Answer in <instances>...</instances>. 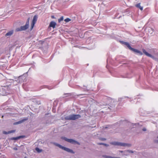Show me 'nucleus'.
I'll list each match as a JSON object with an SVG mask.
<instances>
[{"instance_id": "1", "label": "nucleus", "mask_w": 158, "mask_h": 158, "mask_svg": "<svg viewBox=\"0 0 158 158\" xmlns=\"http://www.w3.org/2000/svg\"><path fill=\"white\" fill-rule=\"evenodd\" d=\"M73 70L70 69L67 67L64 68L62 70L63 75L64 76L65 75L66 78H67V76H69V75H70L71 77L72 76L73 77H75L76 75H74L73 73Z\"/></svg>"}, {"instance_id": "2", "label": "nucleus", "mask_w": 158, "mask_h": 158, "mask_svg": "<svg viewBox=\"0 0 158 158\" xmlns=\"http://www.w3.org/2000/svg\"><path fill=\"white\" fill-rule=\"evenodd\" d=\"M120 124H124L126 125L129 129L131 130L133 128H134L135 126L138 125V123H133L128 121V120H121L120 121Z\"/></svg>"}, {"instance_id": "3", "label": "nucleus", "mask_w": 158, "mask_h": 158, "mask_svg": "<svg viewBox=\"0 0 158 158\" xmlns=\"http://www.w3.org/2000/svg\"><path fill=\"white\" fill-rule=\"evenodd\" d=\"M101 108H105L107 110V112H109L110 111H113L114 110L115 106H109L107 105V103H105L103 104L102 102L100 104Z\"/></svg>"}, {"instance_id": "4", "label": "nucleus", "mask_w": 158, "mask_h": 158, "mask_svg": "<svg viewBox=\"0 0 158 158\" xmlns=\"http://www.w3.org/2000/svg\"><path fill=\"white\" fill-rule=\"evenodd\" d=\"M81 115L79 114H72L66 116L64 118L66 120H74L81 118Z\"/></svg>"}, {"instance_id": "5", "label": "nucleus", "mask_w": 158, "mask_h": 158, "mask_svg": "<svg viewBox=\"0 0 158 158\" xmlns=\"http://www.w3.org/2000/svg\"><path fill=\"white\" fill-rule=\"evenodd\" d=\"M61 139H62L64 140L65 141L73 144H77L78 145H80V143L79 142L72 139H68L66 137L64 136L61 137Z\"/></svg>"}, {"instance_id": "6", "label": "nucleus", "mask_w": 158, "mask_h": 158, "mask_svg": "<svg viewBox=\"0 0 158 158\" xmlns=\"http://www.w3.org/2000/svg\"><path fill=\"white\" fill-rule=\"evenodd\" d=\"M110 144L114 145L119 146L123 147H130L131 145V144L130 143H125L115 141L110 142Z\"/></svg>"}, {"instance_id": "7", "label": "nucleus", "mask_w": 158, "mask_h": 158, "mask_svg": "<svg viewBox=\"0 0 158 158\" xmlns=\"http://www.w3.org/2000/svg\"><path fill=\"white\" fill-rule=\"evenodd\" d=\"M55 144L56 146L59 147L60 148H61L62 150H64L69 153H70L72 154H74L75 153V152L73 150L70 149L69 148L63 146L60 144L58 143H55Z\"/></svg>"}, {"instance_id": "8", "label": "nucleus", "mask_w": 158, "mask_h": 158, "mask_svg": "<svg viewBox=\"0 0 158 158\" xmlns=\"http://www.w3.org/2000/svg\"><path fill=\"white\" fill-rule=\"evenodd\" d=\"M114 61L109 56L108 57L107 59V65L106 67L107 68H108V66L109 64H110L111 65H116Z\"/></svg>"}, {"instance_id": "9", "label": "nucleus", "mask_w": 158, "mask_h": 158, "mask_svg": "<svg viewBox=\"0 0 158 158\" xmlns=\"http://www.w3.org/2000/svg\"><path fill=\"white\" fill-rule=\"evenodd\" d=\"M28 27L26 25H25L24 26H21L20 27H18L15 29V31L16 32H18L19 31H24L27 30Z\"/></svg>"}, {"instance_id": "10", "label": "nucleus", "mask_w": 158, "mask_h": 158, "mask_svg": "<svg viewBox=\"0 0 158 158\" xmlns=\"http://www.w3.org/2000/svg\"><path fill=\"white\" fill-rule=\"evenodd\" d=\"M122 57H123L122 56H116L115 58V60L116 61L119 62V63H121L123 62H125L126 60L122 59Z\"/></svg>"}, {"instance_id": "11", "label": "nucleus", "mask_w": 158, "mask_h": 158, "mask_svg": "<svg viewBox=\"0 0 158 158\" xmlns=\"http://www.w3.org/2000/svg\"><path fill=\"white\" fill-rule=\"evenodd\" d=\"M28 72H27L26 73H24L23 75L20 76L18 77L17 79L16 80V81L18 83H22L24 81L23 79L22 78V77H23L24 75H27V73Z\"/></svg>"}, {"instance_id": "12", "label": "nucleus", "mask_w": 158, "mask_h": 158, "mask_svg": "<svg viewBox=\"0 0 158 158\" xmlns=\"http://www.w3.org/2000/svg\"><path fill=\"white\" fill-rule=\"evenodd\" d=\"M9 89L8 86L7 87H4L3 88H2V90L3 91V92L5 93V94H3L4 95H7L8 94H9L10 93L9 91Z\"/></svg>"}, {"instance_id": "13", "label": "nucleus", "mask_w": 158, "mask_h": 158, "mask_svg": "<svg viewBox=\"0 0 158 158\" xmlns=\"http://www.w3.org/2000/svg\"><path fill=\"white\" fill-rule=\"evenodd\" d=\"M130 50L133 51L135 53L139 54V55L141 56L143 54V53L141 51L132 47H131Z\"/></svg>"}, {"instance_id": "14", "label": "nucleus", "mask_w": 158, "mask_h": 158, "mask_svg": "<svg viewBox=\"0 0 158 158\" xmlns=\"http://www.w3.org/2000/svg\"><path fill=\"white\" fill-rule=\"evenodd\" d=\"M132 75L131 73H127L125 74L121 75L122 78H130L132 77Z\"/></svg>"}, {"instance_id": "15", "label": "nucleus", "mask_w": 158, "mask_h": 158, "mask_svg": "<svg viewBox=\"0 0 158 158\" xmlns=\"http://www.w3.org/2000/svg\"><path fill=\"white\" fill-rule=\"evenodd\" d=\"M28 118L27 117L23 119L22 120H20L18 121H17V122L14 123L13 124L14 125H18L19 124H21V123H23V122H24L27 120H28Z\"/></svg>"}, {"instance_id": "16", "label": "nucleus", "mask_w": 158, "mask_h": 158, "mask_svg": "<svg viewBox=\"0 0 158 158\" xmlns=\"http://www.w3.org/2000/svg\"><path fill=\"white\" fill-rule=\"evenodd\" d=\"M143 52V53H144L146 56L150 57L151 58H153L154 57V56L151 54H150L148 52H147L146 50L144 49H142Z\"/></svg>"}, {"instance_id": "17", "label": "nucleus", "mask_w": 158, "mask_h": 158, "mask_svg": "<svg viewBox=\"0 0 158 158\" xmlns=\"http://www.w3.org/2000/svg\"><path fill=\"white\" fill-rule=\"evenodd\" d=\"M56 23L54 21H52L50 22L49 24V27H52L53 28H54L56 27Z\"/></svg>"}, {"instance_id": "18", "label": "nucleus", "mask_w": 158, "mask_h": 158, "mask_svg": "<svg viewBox=\"0 0 158 158\" xmlns=\"http://www.w3.org/2000/svg\"><path fill=\"white\" fill-rule=\"evenodd\" d=\"M120 42L122 44L126 45L129 49H130L131 47L130 44L127 42H125L123 41H120Z\"/></svg>"}, {"instance_id": "19", "label": "nucleus", "mask_w": 158, "mask_h": 158, "mask_svg": "<svg viewBox=\"0 0 158 158\" xmlns=\"http://www.w3.org/2000/svg\"><path fill=\"white\" fill-rule=\"evenodd\" d=\"M120 42L122 44L126 45L129 49H130L131 47L130 44L127 42H125L123 41H120Z\"/></svg>"}, {"instance_id": "20", "label": "nucleus", "mask_w": 158, "mask_h": 158, "mask_svg": "<svg viewBox=\"0 0 158 158\" xmlns=\"http://www.w3.org/2000/svg\"><path fill=\"white\" fill-rule=\"evenodd\" d=\"M54 88L52 86H48V85H42L40 87V90L44 88H47L49 89H51Z\"/></svg>"}, {"instance_id": "21", "label": "nucleus", "mask_w": 158, "mask_h": 158, "mask_svg": "<svg viewBox=\"0 0 158 158\" xmlns=\"http://www.w3.org/2000/svg\"><path fill=\"white\" fill-rule=\"evenodd\" d=\"M15 131H16L15 130H11L9 131H3L2 133L4 134L7 135L8 134H10L12 133L15 132Z\"/></svg>"}, {"instance_id": "22", "label": "nucleus", "mask_w": 158, "mask_h": 158, "mask_svg": "<svg viewBox=\"0 0 158 158\" xmlns=\"http://www.w3.org/2000/svg\"><path fill=\"white\" fill-rule=\"evenodd\" d=\"M38 16L37 15H35L33 18L31 23L35 24L37 20Z\"/></svg>"}, {"instance_id": "23", "label": "nucleus", "mask_w": 158, "mask_h": 158, "mask_svg": "<svg viewBox=\"0 0 158 158\" xmlns=\"http://www.w3.org/2000/svg\"><path fill=\"white\" fill-rule=\"evenodd\" d=\"M129 98L130 100H129V101H130V102H131L132 103H133L135 102V101L136 99L138 100V99H139L140 97H139V96L138 95L136 96V97L135 98L134 100L131 99V98Z\"/></svg>"}, {"instance_id": "24", "label": "nucleus", "mask_w": 158, "mask_h": 158, "mask_svg": "<svg viewBox=\"0 0 158 158\" xmlns=\"http://www.w3.org/2000/svg\"><path fill=\"white\" fill-rule=\"evenodd\" d=\"M79 89L81 90L83 89L84 91H88L89 90L87 89V87L85 85H83V87H80L79 86Z\"/></svg>"}, {"instance_id": "25", "label": "nucleus", "mask_w": 158, "mask_h": 158, "mask_svg": "<svg viewBox=\"0 0 158 158\" xmlns=\"http://www.w3.org/2000/svg\"><path fill=\"white\" fill-rule=\"evenodd\" d=\"M93 39L91 38L90 37H89V38L87 40V41H86V42L88 43V44H93Z\"/></svg>"}, {"instance_id": "26", "label": "nucleus", "mask_w": 158, "mask_h": 158, "mask_svg": "<svg viewBox=\"0 0 158 158\" xmlns=\"http://www.w3.org/2000/svg\"><path fill=\"white\" fill-rule=\"evenodd\" d=\"M14 32L13 30H12L7 32L5 35L6 36H10Z\"/></svg>"}, {"instance_id": "27", "label": "nucleus", "mask_w": 158, "mask_h": 158, "mask_svg": "<svg viewBox=\"0 0 158 158\" xmlns=\"http://www.w3.org/2000/svg\"><path fill=\"white\" fill-rule=\"evenodd\" d=\"M136 6L137 7L139 8L141 10H143V7L142 6H140V3H138L136 5Z\"/></svg>"}, {"instance_id": "28", "label": "nucleus", "mask_w": 158, "mask_h": 158, "mask_svg": "<svg viewBox=\"0 0 158 158\" xmlns=\"http://www.w3.org/2000/svg\"><path fill=\"white\" fill-rule=\"evenodd\" d=\"M98 145H103L106 147H108L109 146V145L105 143H98Z\"/></svg>"}, {"instance_id": "29", "label": "nucleus", "mask_w": 158, "mask_h": 158, "mask_svg": "<svg viewBox=\"0 0 158 158\" xmlns=\"http://www.w3.org/2000/svg\"><path fill=\"white\" fill-rule=\"evenodd\" d=\"M102 157L104 158H114L113 156H111L106 155H102Z\"/></svg>"}, {"instance_id": "30", "label": "nucleus", "mask_w": 158, "mask_h": 158, "mask_svg": "<svg viewBox=\"0 0 158 158\" xmlns=\"http://www.w3.org/2000/svg\"><path fill=\"white\" fill-rule=\"evenodd\" d=\"M10 140H17L19 139V138H18V136L16 137H11V138H10Z\"/></svg>"}, {"instance_id": "31", "label": "nucleus", "mask_w": 158, "mask_h": 158, "mask_svg": "<svg viewBox=\"0 0 158 158\" xmlns=\"http://www.w3.org/2000/svg\"><path fill=\"white\" fill-rule=\"evenodd\" d=\"M35 150L38 153H40L42 152V150L39 148L37 147L35 148Z\"/></svg>"}, {"instance_id": "32", "label": "nucleus", "mask_w": 158, "mask_h": 158, "mask_svg": "<svg viewBox=\"0 0 158 158\" xmlns=\"http://www.w3.org/2000/svg\"><path fill=\"white\" fill-rule=\"evenodd\" d=\"M30 18H28L26 21V23L25 25H26L28 27H29V20H30Z\"/></svg>"}, {"instance_id": "33", "label": "nucleus", "mask_w": 158, "mask_h": 158, "mask_svg": "<svg viewBox=\"0 0 158 158\" xmlns=\"http://www.w3.org/2000/svg\"><path fill=\"white\" fill-rule=\"evenodd\" d=\"M71 93H66V94H64V95H65V96L64 97H68V96H70L71 95Z\"/></svg>"}, {"instance_id": "34", "label": "nucleus", "mask_w": 158, "mask_h": 158, "mask_svg": "<svg viewBox=\"0 0 158 158\" xmlns=\"http://www.w3.org/2000/svg\"><path fill=\"white\" fill-rule=\"evenodd\" d=\"M63 19H64L63 16H62L61 17H60V18L58 19V22L59 23L61 21L63 20Z\"/></svg>"}, {"instance_id": "35", "label": "nucleus", "mask_w": 158, "mask_h": 158, "mask_svg": "<svg viewBox=\"0 0 158 158\" xmlns=\"http://www.w3.org/2000/svg\"><path fill=\"white\" fill-rule=\"evenodd\" d=\"M64 21L66 22H68L71 21V19L69 18H67L64 20Z\"/></svg>"}, {"instance_id": "36", "label": "nucleus", "mask_w": 158, "mask_h": 158, "mask_svg": "<svg viewBox=\"0 0 158 158\" xmlns=\"http://www.w3.org/2000/svg\"><path fill=\"white\" fill-rule=\"evenodd\" d=\"M25 137V136L24 135H20L18 136L19 139L21 138H24Z\"/></svg>"}, {"instance_id": "37", "label": "nucleus", "mask_w": 158, "mask_h": 158, "mask_svg": "<svg viewBox=\"0 0 158 158\" xmlns=\"http://www.w3.org/2000/svg\"><path fill=\"white\" fill-rule=\"evenodd\" d=\"M35 24H32V23H31V27L30 28V31H31L32 30V29H33V27H34V26Z\"/></svg>"}, {"instance_id": "38", "label": "nucleus", "mask_w": 158, "mask_h": 158, "mask_svg": "<svg viewBox=\"0 0 158 158\" xmlns=\"http://www.w3.org/2000/svg\"><path fill=\"white\" fill-rule=\"evenodd\" d=\"M143 110V109H140L139 110V114H140V115H143V114H142V112H141V111H142Z\"/></svg>"}, {"instance_id": "39", "label": "nucleus", "mask_w": 158, "mask_h": 158, "mask_svg": "<svg viewBox=\"0 0 158 158\" xmlns=\"http://www.w3.org/2000/svg\"><path fill=\"white\" fill-rule=\"evenodd\" d=\"M45 124H49L51 123V121H49V120H47L46 121V122L44 123Z\"/></svg>"}, {"instance_id": "40", "label": "nucleus", "mask_w": 158, "mask_h": 158, "mask_svg": "<svg viewBox=\"0 0 158 158\" xmlns=\"http://www.w3.org/2000/svg\"><path fill=\"white\" fill-rule=\"evenodd\" d=\"M99 139L102 141H105L106 140V139L104 138H100Z\"/></svg>"}, {"instance_id": "41", "label": "nucleus", "mask_w": 158, "mask_h": 158, "mask_svg": "<svg viewBox=\"0 0 158 158\" xmlns=\"http://www.w3.org/2000/svg\"><path fill=\"white\" fill-rule=\"evenodd\" d=\"M126 151L127 152H128L130 153H133L134 152L133 151L131 150H127Z\"/></svg>"}, {"instance_id": "42", "label": "nucleus", "mask_w": 158, "mask_h": 158, "mask_svg": "<svg viewBox=\"0 0 158 158\" xmlns=\"http://www.w3.org/2000/svg\"><path fill=\"white\" fill-rule=\"evenodd\" d=\"M27 75H28V74H27V75H24V76L23 77H22V78H23V81H24L25 80L26 77L27 76Z\"/></svg>"}, {"instance_id": "43", "label": "nucleus", "mask_w": 158, "mask_h": 158, "mask_svg": "<svg viewBox=\"0 0 158 158\" xmlns=\"http://www.w3.org/2000/svg\"><path fill=\"white\" fill-rule=\"evenodd\" d=\"M124 98H119L118 99V100L120 101H123L124 100H123L124 99Z\"/></svg>"}, {"instance_id": "44", "label": "nucleus", "mask_w": 158, "mask_h": 158, "mask_svg": "<svg viewBox=\"0 0 158 158\" xmlns=\"http://www.w3.org/2000/svg\"><path fill=\"white\" fill-rule=\"evenodd\" d=\"M51 17L52 19H55L56 18L55 17L54 15H52Z\"/></svg>"}, {"instance_id": "45", "label": "nucleus", "mask_w": 158, "mask_h": 158, "mask_svg": "<svg viewBox=\"0 0 158 158\" xmlns=\"http://www.w3.org/2000/svg\"><path fill=\"white\" fill-rule=\"evenodd\" d=\"M37 103L38 104H40V101H37Z\"/></svg>"}, {"instance_id": "46", "label": "nucleus", "mask_w": 158, "mask_h": 158, "mask_svg": "<svg viewBox=\"0 0 158 158\" xmlns=\"http://www.w3.org/2000/svg\"><path fill=\"white\" fill-rule=\"evenodd\" d=\"M142 130L143 131H146V129L145 128H143V129Z\"/></svg>"}, {"instance_id": "47", "label": "nucleus", "mask_w": 158, "mask_h": 158, "mask_svg": "<svg viewBox=\"0 0 158 158\" xmlns=\"http://www.w3.org/2000/svg\"><path fill=\"white\" fill-rule=\"evenodd\" d=\"M13 149L15 150H18V148L16 147H15V148H13Z\"/></svg>"}, {"instance_id": "48", "label": "nucleus", "mask_w": 158, "mask_h": 158, "mask_svg": "<svg viewBox=\"0 0 158 158\" xmlns=\"http://www.w3.org/2000/svg\"><path fill=\"white\" fill-rule=\"evenodd\" d=\"M155 142L156 143H158V140H155Z\"/></svg>"}, {"instance_id": "49", "label": "nucleus", "mask_w": 158, "mask_h": 158, "mask_svg": "<svg viewBox=\"0 0 158 158\" xmlns=\"http://www.w3.org/2000/svg\"><path fill=\"white\" fill-rule=\"evenodd\" d=\"M119 151L121 153H123V150H120Z\"/></svg>"}, {"instance_id": "50", "label": "nucleus", "mask_w": 158, "mask_h": 158, "mask_svg": "<svg viewBox=\"0 0 158 158\" xmlns=\"http://www.w3.org/2000/svg\"><path fill=\"white\" fill-rule=\"evenodd\" d=\"M32 67H33V68H35V65H33V66H32Z\"/></svg>"}, {"instance_id": "51", "label": "nucleus", "mask_w": 158, "mask_h": 158, "mask_svg": "<svg viewBox=\"0 0 158 158\" xmlns=\"http://www.w3.org/2000/svg\"><path fill=\"white\" fill-rule=\"evenodd\" d=\"M90 1H92L93 0H89Z\"/></svg>"}, {"instance_id": "52", "label": "nucleus", "mask_w": 158, "mask_h": 158, "mask_svg": "<svg viewBox=\"0 0 158 158\" xmlns=\"http://www.w3.org/2000/svg\"><path fill=\"white\" fill-rule=\"evenodd\" d=\"M128 98V97H125V98Z\"/></svg>"}, {"instance_id": "53", "label": "nucleus", "mask_w": 158, "mask_h": 158, "mask_svg": "<svg viewBox=\"0 0 158 158\" xmlns=\"http://www.w3.org/2000/svg\"><path fill=\"white\" fill-rule=\"evenodd\" d=\"M105 128H107V127H105Z\"/></svg>"}, {"instance_id": "54", "label": "nucleus", "mask_w": 158, "mask_h": 158, "mask_svg": "<svg viewBox=\"0 0 158 158\" xmlns=\"http://www.w3.org/2000/svg\"><path fill=\"white\" fill-rule=\"evenodd\" d=\"M157 138L158 139V136H157Z\"/></svg>"}, {"instance_id": "55", "label": "nucleus", "mask_w": 158, "mask_h": 158, "mask_svg": "<svg viewBox=\"0 0 158 158\" xmlns=\"http://www.w3.org/2000/svg\"><path fill=\"white\" fill-rule=\"evenodd\" d=\"M45 114V115H47V114Z\"/></svg>"}, {"instance_id": "56", "label": "nucleus", "mask_w": 158, "mask_h": 158, "mask_svg": "<svg viewBox=\"0 0 158 158\" xmlns=\"http://www.w3.org/2000/svg\"><path fill=\"white\" fill-rule=\"evenodd\" d=\"M24 158H26V157H24Z\"/></svg>"}]
</instances>
